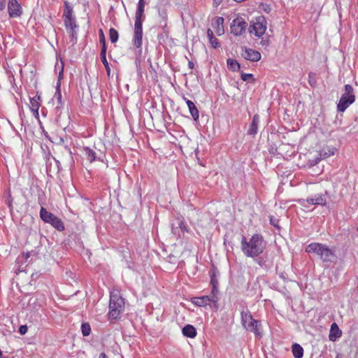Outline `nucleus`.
<instances>
[{
	"label": "nucleus",
	"instance_id": "cd10ccee",
	"mask_svg": "<svg viewBox=\"0 0 358 358\" xmlns=\"http://www.w3.org/2000/svg\"><path fill=\"white\" fill-rule=\"evenodd\" d=\"M64 141L62 138H61L60 141H59V145H61L62 146V149L63 150L62 151L65 152L67 154L70 163L73 164L74 162V161H73V158L72 156V152H71V148L68 145H64Z\"/></svg>",
	"mask_w": 358,
	"mask_h": 358
},
{
	"label": "nucleus",
	"instance_id": "b1692460",
	"mask_svg": "<svg viewBox=\"0 0 358 358\" xmlns=\"http://www.w3.org/2000/svg\"><path fill=\"white\" fill-rule=\"evenodd\" d=\"M207 37L210 44L213 48L220 47V43L218 40L214 36L213 32L210 29L207 30Z\"/></svg>",
	"mask_w": 358,
	"mask_h": 358
},
{
	"label": "nucleus",
	"instance_id": "dca6fc26",
	"mask_svg": "<svg viewBox=\"0 0 358 358\" xmlns=\"http://www.w3.org/2000/svg\"><path fill=\"white\" fill-rule=\"evenodd\" d=\"M259 123V116L256 114L253 116L252 122L250 124L249 129L248 130V134L254 136L257 133L258 131V125Z\"/></svg>",
	"mask_w": 358,
	"mask_h": 358
},
{
	"label": "nucleus",
	"instance_id": "6ab92c4d",
	"mask_svg": "<svg viewBox=\"0 0 358 358\" xmlns=\"http://www.w3.org/2000/svg\"><path fill=\"white\" fill-rule=\"evenodd\" d=\"M186 103L188 106L189 113H190L193 120L194 121H197L199 117V110H198L197 108L196 107L195 104L194 103L193 101H192L191 100H189V99L186 100Z\"/></svg>",
	"mask_w": 358,
	"mask_h": 358
},
{
	"label": "nucleus",
	"instance_id": "c03bdc74",
	"mask_svg": "<svg viewBox=\"0 0 358 358\" xmlns=\"http://www.w3.org/2000/svg\"><path fill=\"white\" fill-rule=\"evenodd\" d=\"M210 284L212 286H218V280L217 278V276H212L210 278Z\"/></svg>",
	"mask_w": 358,
	"mask_h": 358
},
{
	"label": "nucleus",
	"instance_id": "603ef678",
	"mask_svg": "<svg viewBox=\"0 0 358 358\" xmlns=\"http://www.w3.org/2000/svg\"><path fill=\"white\" fill-rule=\"evenodd\" d=\"M342 335L341 330L339 329L338 327L337 326V338L341 337Z\"/></svg>",
	"mask_w": 358,
	"mask_h": 358
},
{
	"label": "nucleus",
	"instance_id": "f3484780",
	"mask_svg": "<svg viewBox=\"0 0 358 358\" xmlns=\"http://www.w3.org/2000/svg\"><path fill=\"white\" fill-rule=\"evenodd\" d=\"M184 336L194 338L196 336L197 332L196 328L192 324H186L182 329Z\"/></svg>",
	"mask_w": 358,
	"mask_h": 358
},
{
	"label": "nucleus",
	"instance_id": "4c0bfd02",
	"mask_svg": "<svg viewBox=\"0 0 358 358\" xmlns=\"http://www.w3.org/2000/svg\"><path fill=\"white\" fill-rule=\"evenodd\" d=\"M329 337L330 341H336V322H334L331 325Z\"/></svg>",
	"mask_w": 358,
	"mask_h": 358
},
{
	"label": "nucleus",
	"instance_id": "393cba45",
	"mask_svg": "<svg viewBox=\"0 0 358 358\" xmlns=\"http://www.w3.org/2000/svg\"><path fill=\"white\" fill-rule=\"evenodd\" d=\"M319 152L322 156V159H326L334 155L335 148L333 147L331 148L329 146H326L324 147Z\"/></svg>",
	"mask_w": 358,
	"mask_h": 358
},
{
	"label": "nucleus",
	"instance_id": "f03ea898",
	"mask_svg": "<svg viewBox=\"0 0 358 358\" xmlns=\"http://www.w3.org/2000/svg\"><path fill=\"white\" fill-rule=\"evenodd\" d=\"M124 309V299L118 294H111L109 303L108 318L115 320Z\"/></svg>",
	"mask_w": 358,
	"mask_h": 358
},
{
	"label": "nucleus",
	"instance_id": "20e7f679",
	"mask_svg": "<svg viewBox=\"0 0 358 358\" xmlns=\"http://www.w3.org/2000/svg\"><path fill=\"white\" fill-rule=\"evenodd\" d=\"M355 99L356 96L353 87L350 85H345L337 103V110L344 112L350 105L355 103Z\"/></svg>",
	"mask_w": 358,
	"mask_h": 358
},
{
	"label": "nucleus",
	"instance_id": "6e6552de",
	"mask_svg": "<svg viewBox=\"0 0 358 358\" xmlns=\"http://www.w3.org/2000/svg\"><path fill=\"white\" fill-rule=\"evenodd\" d=\"M247 27L248 23L245 19L241 16H237L231 22V33L235 36H242L244 33H245Z\"/></svg>",
	"mask_w": 358,
	"mask_h": 358
},
{
	"label": "nucleus",
	"instance_id": "e433bc0d",
	"mask_svg": "<svg viewBox=\"0 0 358 358\" xmlns=\"http://www.w3.org/2000/svg\"><path fill=\"white\" fill-rule=\"evenodd\" d=\"M82 334L84 336H87L91 333V327L89 323L85 322L81 325Z\"/></svg>",
	"mask_w": 358,
	"mask_h": 358
},
{
	"label": "nucleus",
	"instance_id": "de8ad7c7",
	"mask_svg": "<svg viewBox=\"0 0 358 358\" xmlns=\"http://www.w3.org/2000/svg\"><path fill=\"white\" fill-rule=\"evenodd\" d=\"M6 0H0V10H3L6 8Z\"/></svg>",
	"mask_w": 358,
	"mask_h": 358
},
{
	"label": "nucleus",
	"instance_id": "412c9836",
	"mask_svg": "<svg viewBox=\"0 0 358 358\" xmlns=\"http://www.w3.org/2000/svg\"><path fill=\"white\" fill-rule=\"evenodd\" d=\"M145 6V1L144 0H138L137 4V8L135 13V19L136 20H142V17L144 14V9Z\"/></svg>",
	"mask_w": 358,
	"mask_h": 358
},
{
	"label": "nucleus",
	"instance_id": "a18cd8bd",
	"mask_svg": "<svg viewBox=\"0 0 358 358\" xmlns=\"http://www.w3.org/2000/svg\"><path fill=\"white\" fill-rule=\"evenodd\" d=\"M262 8L264 10V11H265L267 13H269L271 10V7L267 4H262Z\"/></svg>",
	"mask_w": 358,
	"mask_h": 358
},
{
	"label": "nucleus",
	"instance_id": "79ce46f5",
	"mask_svg": "<svg viewBox=\"0 0 358 358\" xmlns=\"http://www.w3.org/2000/svg\"><path fill=\"white\" fill-rule=\"evenodd\" d=\"M67 32L70 34L72 38V41L73 43H76L77 41V31L76 29H71L67 31Z\"/></svg>",
	"mask_w": 358,
	"mask_h": 358
},
{
	"label": "nucleus",
	"instance_id": "5fc2aeb1",
	"mask_svg": "<svg viewBox=\"0 0 358 358\" xmlns=\"http://www.w3.org/2000/svg\"><path fill=\"white\" fill-rule=\"evenodd\" d=\"M99 358H108V357H107V355H106V353H104V352H101V353L99 355Z\"/></svg>",
	"mask_w": 358,
	"mask_h": 358
},
{
	"label": "nucleus",
	"instance_id": "72a5a7b5",
	"mask_svg": "<svg viewBox=\"0 0 358 358\" xmlns=\"http://www.w3.org/2000/svg\"><path fill=\"white\" fill-rule=\"evenodd\" d=\"M61 83L59 80L57 83L56 86V92L55 93L54 97L57 99L58 104L62 105V92H61Z\"/></svg>",
	"mask_w": 358,
	"mask_h": 358
},
{
	"label": "nucleus",
	"instance_id": "5701e85b",
	"mask_svg": "<svg viewBox=\"0 0 358 358\" xmlns=\"http://www.w3.org/2000/svg\"><path fill=\"white\" fill-rule=\"evenodd\" d=\"M64 10L62 15V18L64 19L74 17V15H73V9L72 5H71V3L66 1H64Z\"/></svg>",
	"mask_w": 358,
	"mask_h": 358
},
{
	"label": "nucleus",
	"instance_id": "473e14b6",
	"mask_svg": "<svg viewBox=\"0 0 358 358\" xmlns=\"http://www.w3.org/2000/svg\"><path fill=\"white\" fill-rule=\"evenodd\" d=\"M322 159L320 152L311 159H309L307 163V166L310 168L317 164Z\"/></svg>",
	"mask_w": 358,
	"mask_h": 358
},
{
	"label": "nucleus",
	"instance_id": "39448f33",
	"mask_svg": "<svg viewBox=\"0 0 358 358\" xmlns=\"http://www.w3.org/2000/svg\"><path fill=\"white\" fill-rule=\"evenodd\" d=\"M40 218L45 222L50 224L52 227L59 231H63L65 229L64 224L60 218L53 213L48 211L44 207L40 209Z\"/></svg>",
	"mask_w": 358,
	"mask_h": 358
},
{
	"label": "nucleus",
	"instance_id": "ea45409f",
	"mask_svg": "<svg viewBox=\"0 0 358 358\" xmlns=\"http://www.w3.org/2000/svg\"><path fill=\"white\" fill-rule=\"evenodd\" d=\"M241 77L243 81H248L250 80H251L252 83L255 81L254 76L252 73H241Z\"/></svg>",
	"mask_w": 358,
	"mask_h": 358
},
{
	"label": "nucleus",
	"instance_id": "f257e3e1",
	"mask_svg": "<svg viewBox=\"0 0 358 358\" xmlns=\"http://www.w3.org/2000/svg\"><path fill=\"white\" fill-rule=\"evenodd\" d=\"M241 244L243 253L246 257L252 258L262 254L266 246L264 237L259 234H253L249 241L243 236Z\"/></svg>",
	"mask_w": 358,
	"mask_h": 358
},
{
	"label": "nucleus",
	"instance_id": "c85d7f7f",
	"mask_svg": "<svg viewBox=\"0 0 358 358\" xmlns=\"http://www.w3.org/2000/svg\"><path fill=\"white\" fill-rule=\"evenodd\" d=\"M227 64L228 69L233 71L239 70L241 67L240 64L236 59L231 58L227 59Z\"/></svg>",
	"mask_w": 358,
	"mask_h": 358
},
{
	"label": "nucleus",
	"instance_id": "6e6d98bb",
	"mask_svg": "<svg viewBox=\"0 0 358 358\" xmlns=\"http://www.w3.org/2000/svg\"><path fill=\"white\" fill-rule=\"evenodd\" d=\"M0 358H3L2 351L0 350Z\"/></svg>",
	"mask_w": 358,
	"mask_h": 358
},
{
	"label": "nucleus",
	"instance_id": "09e8293b",
	"mask_svg": "<svg viewBox=\"0 0 358 358\" xmlns=\"http://www.w3.org/2000/svg\"><path fill=\"white\" fill-rule=\"evenodd\" d=\"M256 262H257V263L260 266H262V267H263V266H264V263H265V262H264L262 258H261V259H257V261H256Z\"/></svg>",
	"mask_w": 358,
	"mask_h": 358
},
{
	"label": "nucleus",
	"instance_id": "3c124183",
	"mask_svg": "<svg viewBox=\"0 0 358 358\" xmlns=\"http://www.w3.org/2000/svg\"><path fill=\"white\" fill-rule=\"evenodd\" d=\"M188 66L189 69H192L194 67V64L192 61L188 62Z\"/></svg>",
	"mask_w": 358,
	"mask_h": 358
},
{
	"label": "nucleus",
	"instance_id": "ddd939ff",
	"mask_svg": "<svg viewBox=\"0 0 358 358\" xmlns=\"http://www.w3.org/2000/svg\"><path fill=\"white\" fill-rule=\"evenodd\" d=\"M241 55L250 62H258L262 57L259 51L246 47L242 48Z\"/></svg>",
	"mask_w": 358,
	"mask_h": 358
},
{
	"label": "nucleus",
	"instance_id": "9d476101",
	"mask_svg": "<svg viewBox=\"0 0 358 358\" xmlns=\"http://www.w3.org/2000/svg\"><path fill=\"white\" fill-rule=\"evenodd\" d=\"M142 38H143V20L135 19L133 44L134 45V47L136 48L137 49L141 50L142 44H143Z\"/></svg>",
	"mask_w": 358,
	"mask_h": 358
},
{
	"label": "nucleus",
	"instance_id": "4d7b16f0",
	"mask_svg": "<svg viewBox=\"0 0 358 358\" xmlns=\"http://www.w3.org/2000/svg\"><path fill=\"white\" fill-rule=\"evenodd\" d=\"M45 136L46 137H48V133H47V132H45Z\"/></svg>",
	"mask_w": 358,
	"mask_h": 358
},
{
	"label": "nucleus",
	"instance_id": "7ed1b4c3",
	"mask_svg": "<svg viewBox=\"0 0 358 358\" xmlns=\"http://www.w3.org/2000/svg\"><path fill=\"white\" fill-rule=\"evenodd\" d=\"M308 253H315L324 262H331L334 257V252L327 246L318 243H310L306 248Z\"/></svg>",
	"mask_w": 358,
	"mask_h": 358
},
{
	"label": "nucleus",
	"instance_id": "423d86ee",
	"mask_svg": "<svg viewBox=\"0 0 358 358\" xmlns=\"http://www.w3.org/2000/svg\"><path fill=\"white\" fill-rule=\"evenodd\" d=\"M241 324L245 329L254 333L256 335H261V333L258 329L259 321L253 318L252 315L248 310L246 311H241Z\"/></svg>",
	"mask_w": 358,
	"mask_h": 358
},
{
	"label": "nucleus",
	"instance_id": "a19ab883",
	"mask_svg": "<svg viewBox=\"0 0 358 358\" xmlns=\"http://www.w3.org/2000/svg\"><path fill=\"white\" fill-rule=\"evenodd\" d=\"M279 220L274 217L273 216H270V224L273 225L274 227L280 229V226L278 224Z\"/></svg>",
	"mask_w": 358,
	"mask_h": 358
},
{
	"label": "nucleus",
	"instance_id": "bb28decb",
	"mask_svg": "<svg viewBox=\"0 0 358 358\" xmlns=\"http://www.w3.org/2000/svg\"><path fill=\"white\" fill-rule=\"evenodd\" d=\"M83 152L87 157V160L90 162H92L95 160L96 152L89 147H84L83 148Z\"/></svg>",
	"mask_w": 358,
	"mask_h": 358
},
{
	"label": "nucleus",
	"instance_id": "4468645a",
	"mask_svg": "<svg viewBox=\"0 0 358 358\" xmlns=\"http://www.w3.org/2000/svg\"><path fill=\"white\" fill-rule=\"evenodd\" d=\"M190 301L196 306L206 307L207 306H213V301H215V300L211 299L208 295H206L202 296L192 297Z\"/></svg>",
	"mask_w": 358,
	"mask_h": 358
},
{
	"label": "nucleus",
	"instance_id": "9b49d317",
	"mask_svg": "<svg viewBox=\"0 0 358 358\" xmlns=\"http://www.w3.org/2000/svg\"><path fill=\"white\" fill-rule=\"evenodd\" d=\"M327 200V194H315L308 197L306 199L301 201V204L303 207H307L308 205H321L324 206L326 204Z\"/></svg>",
	"mask_w": 358,
	"mask_h": 358
},
{
	"label": "nucleus",
	"instance_id": "7c9ffc66",
	"mask_svg": "<svg viewBox=\"0 0 358 358\" xmlns=\"http://www.w3.org/2000/svg\"><path fill=\"white\" fill-rule=\"evenodd\" d=\"M100 57H101V62L103 63V64L107 71L108 76H110V69L109 64L106 59V50L101 51Z\"/></svg>",
	"mask_w": 358,
	"mask_h": 358
},
{
	"label": "nucleus",
	"instance_id": "1a4fd4ad",
	"mask_svg": "<svg viewBox=\"0 0 358 358\" xmlns=\"http://www.w3.org/2000/svg\"><path fill=\"white\" fill-rule=\"evenodd\" d=\"M46 173L48 176H52V173H59L61 170L60 162L56 159L49 152L45 156Z\"/></svg>",
	"mask_w": 358,
	"mask_h": 358
},
{
	"label": "nucleus",
	"instance_id": "a878e982",
	"mask_svg": "<svg viewBox=\"0 0 358 358\" xmlns=\"http://www.w3.org/2000/svg\"><path fill=\"white\" fill-rule=\"evenodd\" d=\"M218 286H212V289H211V292H210V294L208 295L209 297L211 299H214L215 300V301H213V306L215 308H217L218 307V301H219V297H218V293H219V291H218Z\"/></svg>",
	"mask_w": 358,
	"mask_h": 358
},
{
	"label": "nucleus",
	"instance_id": "f8f14e48",
	"mask_svg": "<svg viewBox=\"0 0 358 358\" xmlns=\"http://www.w3.org/2000/svg\"><path fill=\"white\" fill-rule=\"evenodd\" d=\"M8 13L11 18L20 17L22 14V8L17 0H8Z\"/></svg>",
	"mask_w": 358,
	"mask_h": 358
},
{
	"label": "nucleus",
	"instance_id": "aec40b11",
	"mask_svg": "<svg viewBox=\"0 0 358 358\" xmlns=\"http://www.w3.org/2000/svg\"><path fill=\"white\" fill-rule=\"evenodd\" d=\"M64 26L66 29V31L71 30V29H76L78 26L76 23V17H67L64 18Z\"/></svg>",
	"mask_w": 358,
	"mask_h": 358
},
{
	"label": "nucleus",
	"instance_id": "2eb2a0df",
	"mask_svg": "<svg viewBox=\"0 0 358 358\" xmlns=\"http://www.w3.org/2000/svg\"><path fill=\"white\" fill-rule=\"evenodd\" d=\"M212 27L218 36L224 34V18L219 16L214 17L212 20Z\"/></svg>",
	"mask_w": 358,
	"mask_h": 358
},
{
	"label": "nucleus",
	"instance_id": "37998d69",
	"mask_svg": "<svg viewBox=\"0 0 358 358\" xmlns=\"http://www.w3.org/2000/svg\"><path fill=\"white\" fill-rule=\"evenodd\" d=\"M27 331H28V328H27V325H21L19 327V333L21 335H24L27 332Z\"/></svg>",
	"mask_w": 358,
	"mask_h": 358
},
{
	"label": "nucleus",
	"instance_id": "2f4dec72",
	"mask_svg": "<svg viewBox=\"0 0 358 358\" xmlns=\"http://www.w3.org/2000/svg\"><path fill=\"white\" fill-rule=\"evenodd\" d=\"M318 76L315 73H308V83L312 87H316L317 85Z\"/></svg>",
	"mask_w": 358,
	"mask_h": 358
},
{
	"label": "nucleus",
	"instance_id": "49530a36",
	"mask_svg": "<svg viewBox=\"0 0 358 358\" xmlns=\"http://www.w3.org/2000/svg\"><path fill=\"white\" fill-rule=\"evenodd\" d=\"M260 44L262 46H268L269 45V40H268V38H262V40L260 42Z\"/></svg>",
	"mask_w": 358,
	"mask_h": 358
},
{
	"label": "nucleus",
	"instance_id": "4be33fe9",
	"mask_svg": "<svg viewBox=\"0 0 358 358\" xmlns=\"http://www.w3.org/2000/svg\"><path fill=\"white\" fill-rule=\"evenodd\" d=\"M292 352L294 358H302L303 356V349L298 343H294L292 345Z\"/></svg>",
	"mask_w": 358,
	"mask_h": 358
},
{
	"label": "nucleus",
	"instance_id": "58836bf2",
	"mask_svg": "<svg viewBox=\"0 0 358 358\" xmlns=\"http://www.w3.org/2000/svg\"><path fill=\"white\" fill-rule=\"evenodd\" d=\"M171 231H172V234L178 237V238H181L182 237V234H180V229H178L177 224H176V222L173 223L172 224V229H171Z\"/></svg>",
	"mask_w": 358,
	"mask_h": 358
},
{
	"label": "nucleus",
	"instance_id": "a211bd4d",
	"mask_svg": "<svg viewBox=\"0 0 358 358\" xmlns=\"http://www.w3.org/2000/svg\"><path fill=\"white\" fill-rule=\"evenodd\" d=\"M40 96H35L30 99V109L34 113L36 117H38V109L40 108Z\"/></svg>",
	"mask_w": 358,
	"mask_h": 358
},
{
	"label": "nucleus",
	"instance_id": "8fccbe9b",
	"mask_svg": "<svg viewBox=\"0 0 358 358\" xmlns=\"http://www.w3.org/2000/svg\"><path fill=\"white\" fill-rule=\"evenodd\" d=\"M159 15L162 17V18L166 21L167 19V15L165 12H159Z\"/></svg>",
	"mask_w": 358,
	"mask_h": 358
},
{
	"label": "nucleus",
	"instance_id": "0eeeda50",
	"mask_svg": "<svg viewBox=\"0 0 358 358\" xmlns=\"http://www.w3.org/2000/svg\"><path fill=\"white\" fill-rule=\"evenodd\" d=\"M267 28V21L264 16L260 15L255 17L249 27V32L255 36L262 37Z\"/></svg>",
	"mask_w": 358,
	"mask_h": 358
},
{
	"label": "nucleus",
	"instance_id": "864d4df0",
	"mask_svg": "<svg viewBox=\"0 0 358 358\" xmlns=\"http://www.w3.org/2000/svg\"><path fill=\"white\" fill-rule=\"evenodd\" d=\"M216 273H217V272H216V271H215V270L210 271V278H211L213 275V276H216V274H217Z\"/></svg>",
	"mask_w": 358,
	"mask_h": 358
},
{
	"label": "nucleus",
	"instance_id": "f704fd0d",
	"mask_svg": "<svg viewBox=\"0 0 358 358\" xmlns=\"http://www.w3.org/2000/svg\"><path fill=\"white\" fill-rule=\"evenodd\" d=\"M109 37L111 43H116L119 38V34L117 31L114 28H110L109 29Z\"/></svg>",
	"mask_w": 358,
	"mask_h": 358
},
{
	"label": "nucleus",
	"instance_id": "c756f323",
	"mask_svg": "<svg viewBox=\"0 0 358 358\" xmlns=\"http://www.w3.org/2000/svg\"><path fill=\"white\" fill-rule=\"evenodd\" d=\"M176 224L180 231V232L182 234V236H183L185 233L189 232V229L183 220H182L180 219H177Z\"/></svg>",
	"mask_w": 358,
	"mask_h": 358
},
{
	"label": "nucleus",
	"instance_id": "c9c22d12",
	"mask_svg": "<svg viewBox=\"0 0 358 358\" xmlns=\"http://www.w3.org/2000/svg\"><path fill=\"white\" fill-rule=\"evenodd\" d=\"M99 43L101 45V50H106V38L104 33L102 29H99Z\"/></svg>",
	"mask_w": 358,
	"mask_h": 358
}]
</instances>
